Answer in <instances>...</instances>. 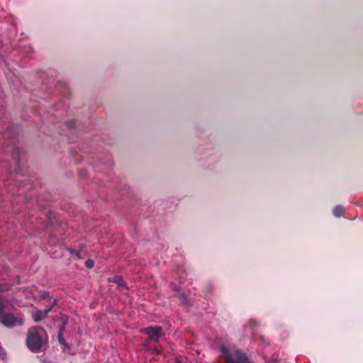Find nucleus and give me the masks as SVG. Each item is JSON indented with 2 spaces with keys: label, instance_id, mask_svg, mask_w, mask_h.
Returning <instances> with one entry per match:
<instances>
[{
  "label": "nucleus",
  "instance_id": "obj_8",
  "mask_svg": "<svg viewBox=\"0 0 363 363\" xmlns=\"http://www.w3.org/2000/svg\"><path fill=\"white\" fill-rule=\"evenodd\" d=\"M6 306L1 301H0V315H1L2 312L6 308Z\"/></svg>",
  "mask_w": 363,
  "mask_h": 363
},
{
  "label": "nucleus",
  "instance_id": "obj_11",
  "mask_svg": "<svg viewBox=\"0 0 363 363\" xmlns=\"http://www.w3.org/2000/svg\"><path fill=\"white\" fill-rule=\"evenodd\" d=\"M152 352H153V353H155V354H159V353H160V351H159V350H157V349H154V350H152Z\"/></svg>",
  "mask_w": 363,
  "mask_h": 363
},
{
  "label": "nucleus",
  "instance_id": "obj_5",
  "mask_svg": "<svg viewBox=\"0 0 363 363\" xmlns=\"http://www.w3.org/2000/svg\"><path fill=\"white\" fill-rule=\"evenodd\" d=\"M53 305L54 303L50 308L45 309V311L36 310L33 311L32 315L34 320L38 322L44 319L47 316L48 313L51 311V308Z\"/></svg>",
  "mask_w": 363,
  "mask_h": 363
},
{
  "label": "nucleus",
  "instance_id": "obj_1",
  "mask_svg": "<svg viewBox=\"0 0 363 363\" xmlns=\"http://www.w3.org/2000/svg\"><path fill=\"white\" fill-rule=\"evenodd\" d=\"M47 334L42 328H32L29 330L26 344L33 352L39 351L46 342Z\"/></svg>",
  "mask_w": 363,
  "mask_h": 363
},
{
  "label": "nucleus",
  "instance_id": "obj_12",
  "mask_svg": "<svg viewBox=\"0 0 363 363\" xmlns=\"http://www.w3.org/2000/svg\"><path fill=\"white\" fill-rule=\"evenodd\" d=\"M59 339H60V343H62H62H63V341H62V340L61 339V333H60V334H59Z\"/></svg>",
  "mask_w": 363,
  "mask_h": 363
},
{
  "label": "nucleus",
  "instance_id": "obj_7",
  "mask_svg": "<svg viewBox=\"0 0 363 363\" xmlns=\"http://www.w3.org/2000/svg\"><path fill=\"white\" fill-rule=\"evenodd\" d=\"M86 265L87 267L91 268V267H92L94 266V262L92 260H91V259L87 260L86 262Z\"/></svg>",
  "mask_w": 363,
  "mask_h": 363
},
{
  "label": "nucleus",
  "instance_id": "obj_4",
  "mask_svg": "<svg viewBox=\"0 0 363 363\" xmlns=\"http://www.w3.org/2000/svg\"><path fill=\"white\" fill-rule=\"evenodd\" d=\"M143 332L147 334L151 340L157 342L159 337L161 336L162 328L160 327H148L145 328Z\"/></svg>",
  "mask_w": 363,
  "mask_h": 363
},
{
  "label": "nucleus",
  "instance_id": "obj_9",
  "mask_svg": "<svg viewBox=\"0 0 363 363\" xmlns=\"http://www.w3.org/2000/svg\"><path fill=\"white\" fill-rule=\"evenodd\" d=\"M8 289V286L6 285L0 284V291H3Z\"/></svg>",
  "mask_w": 363,
  "mask_h": 363
},
{
  "label": "nucleus",
  "instance_id": "obj_3",
  "mask_svg": "<svg viewBox=\"0 0 363 363\" xmlns=\"http://www.w3.org/2000/svg\"><path fill=\"white\" fill-rule=\"evenodd\" d=\"M1 323L6 327H14L23 323V318L20 315L14 316L13 314H6L0 317Z\"/></svg>",
  "mask_w": 363,
  "mask_h": 363
},
{
  "label": "nucleus",
  "instance_id": "obj_6",
  "mask_svg": "<svg viewBox=\"0 0 363 363\" xmlns=\"http://www.w3.org/2000/svg\"><path fill=\"white\" fill-rule=\"evenodd\" d=\"M344 209L342 206H337L334 208L333 213L336 217H340L343 215Z\"/></svg>",
  "mask_w": 363,
  "mask_h": 363
},
{
  "label": "nucleus",
  "instance_id": "obj_10",
  "mask_svg": "<svg viewBox=\"0 0 363 363\" xmlns=\"http://www.w3.org/2000/svg\"><path fill=\"white\" fill-rule=\"evenodd\" d=\"M116 281L119 284L121 285L123 283V280L121 278H116Z\"/></svg>",
  "mask_w": 363,
  "mask_h": 363
},
{
  "label": "nucleus",
  "instance_id": "obj_2",
  "mask_svg": "<svg viewBox=\"0 0 363 363\" xmlns=\"http://www.w3.org/2000/svg\"><path fill=\"white\" fill-rule=\"evenodd\" d=\"M221 351L232 363H250L245 355L233 345H223Z\"/></svg>",
  "mask_w": 363,
  "mask_h": 363
},
{
  "label": "nucleus",
  "instance_id": "obj_13",
  "mask_svg": "<svg viewBox=\"0 0 363 363\" xmlns=\"http://www.w3.org/2000/svg\"><path fill=\"white\" fill-rule=\"evenodd\" d=\"M43 363H51V362H50L48 361H43Z\"/></svg>",
  "mask_w": 363,
  "mask_h": 363
}]
</instances>
